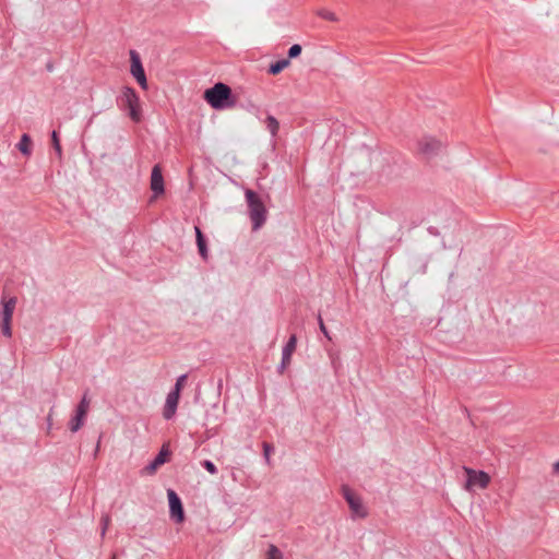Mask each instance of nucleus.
Here are the masks:
<instances>
[{
	"mask_svg": "<svg viewBox=\"0 0 559 559\" xmlns=\"http://www.w3.org/2000/svg\"><path fill=\"white\" fill-rule=\"evenodd\" d=\"M16 302V297H10L8 299L2 298L1 321H12Z\"/></svg>",
	"mask_w": 559,
	"mask_h": 559,
	"instance_id": "obj_11",
	"label": "nucleus"
},
{
	"mask_svg": "<svg viewBox=\"0 0 559 559\" xmlns=\"http://www.w3.org/2000/svg\"><path fill=\"white\" fill-rule=\"evenodd\" d=\"M109 522H110V519L108 515H104L102 518V536L105 535L106 531H107V527L109 525Z\"/></svg>",
	"mask_w": 559,
	"mask_h": 559,
	"instance_id": "obj_30",
	"label": "nucleus"
},
{
	"mask_svg": "<svg viewBox=\"0 0 559 559\" xmlns=\"http://www.w3.org/2000/svg\"><path fill=\"white\" fill-rule=\"evenodd\" d=\"M88 408H90V400L87 399L86 394H84L82 400L80 401L79 405L76 406L75 411L87 415Z\"/></svg>",
	"mask_w": 559,
	"mask_h": 559,
	"instance_id": "obj_20",
	"label": "nucleus"
},
{
	"mask_svg": "<svg viewBox=\"0 0 559 559\" xmlns=\"http://www.w3.org/2000/svg\"><path fill=\"white\" fill-rule=\"evenodd\" d=\"M265 126H266V129L272 134V136H276V134H277V132L280 130V123H278L277 119L274 116L269 115L265 118Z\"/></svg>",
	"mask_w": 559,
	"mask_h": 559,
	"instance_id": "obj_18",
	"label": "nucleus"
},
{
	"mask_svg": "<svg viewBox=\"0 0 559 559\" xmlns=\"http://www.w3.org/2000/svg\"><path fill=\"white\" fill-rule=\"evenodd\" d=\"M245 197L248 205L249 217L252 223V229L258 230L264 225L266 221V207L260 195L253 190L247 189L245 191Z\"/></svg>",
	"mask_w": 559,
	"mask_h": 559,
	"instance_id": "obj_2",
	"label": "nucleus"
},
{
	"mask_svg": "<svg viewBox=\"0 0 559 559\" xmlns=\"http://www.w3.org/2000/svg\"><path fill=\"white\" fill-rule=\"evenodd\" d=\"M464 472L467 475V481L465 485V489L471 490L472 487L477 486L481 489L488 487L490 483V477L486 472L475 471L471 467H464Z\"/></svg>",
	"mask_w": 559,
	"mask_h": 559,
	"instance_id": "obj_5",
	"label": "nucleus"
},
{
	"mask_svg": "<svg viewBox=\"0 0 559 559\" xmlns=\"http://www.w3.org/2000/svg\"><path fill=\"white\" fill-rule=\"evenodd\" d=\"M289 63H290L289 59L277 60L276 62L271 63V66L269 68V73L272 75H276L280 72H282L285 68H287L289 66Z\"/></svg>",
	"mask_w": 559,
	"mask_h": 559,
	"instance_id": "obj_17",
	"label": "nucleus"
},
{
	"mask_svg": "<svg viewBox=\"0 0 559 559\" xmlns=\"http://www.w3.org/2000/svg\"><path fill=\"white\" fill-rule=\"evenodd\" d=\"M187 379H188L187 374L179 376L176 380L173 391H177L178 393H181V390L183 389Z\"/></svg>",
	"mask_w": 559,
	"mask_h": 559,
	"instance_id": "obj_22",
	"label": "nucleus"
},
{
	"mask_svg": "<svg viewBox=\"0 0 559 559\" xmlns=\"http://www.w3.org/2000/svg\"><path fill=\"white\" fill-rule=\"evenodd\" d=\"M201 465L211 474L216 475L217 474V467L215 464L210 460H204L201 462Z\"/></svg>",
	"mask_w": 559,
	"mask_h": 559,
	"instance_id": "obj_23",
	"label": "nucleus"
},
{
	"mask_svg": "<svg viewBox=\"0 0 559 559\" xmlns=\"http://www.w3.org/2000/svg\"><path fill=\"white\" fill-rule=\"evenodd\" d=\"M296 346H297V336L295 334H292L289 336L287 343L283 347L282 355L292 357L294 352L296 350Z\"/></svg>",
	"mask_w": 559,
	"mask_h": 559,
	"instance_id": "obj_16",
	"label": "nucleus"
},
{
	"mask_svg": "<svg viewBox=\"0 0 559 559\" xmlns=\"http://www.w3.org/2000/svg\"><path fill=\"white\" fill-rule=\"evenodd\" d=\"M418 145L419 151L427 156L436 154L442 146L441 142L433 138H424Z\"/></svg>",
	"mask_w": 559,
	"mask_h": 559,
	"instance_id": "obj_10",
	"label": "nucleus"
},
{
	"mask_svg": "<svg viewBox=\"0 0 559 559\" xmlns=\"http://www.w3.org/2000/svg\"><path fill=\"white\" fill-rule=\"evenodd\" d=\"M111 559H115V556Z\"/></svg>",
	"mask_w": 559,
	"mask_h": 559,
	"instance_id": "obj_33",
	"label": "nucleus"
},
{
	"mask_svg": "<svg viewBox=\"0 0 559 559\" xmlns=\"http://www.w3.org/2000/svg\"><path fill=\"white\" fill-rule=\"evenodd\" d=\"M86 415L83 413H79L75 411L74 416L71 418L69 423V428L72 432H76L81 429V427L84 425Z\"/></svg>",
	"mask_w": 559,
	"mask_h": 559,
	"instance_id": "obj_15",
	"label": "nucleus"
},
{
	"mask_svg": "<svg viewBox=\"0 0 559 559\" xmlns=\"http://www.w3.org/2000/svg\"><path fill=\"white\" fill-rule=\"evenodd\" d=\"M318 322H319V328H320V331L324 334V336L328 338V340H331V336H330V332L328 331L324 322H323V319L321 317V314L318 316Z\"/></svg>",
	"mask_w": 559,
	"mask_h": 559,
	"instance_id": "obj_29",
	"label": "nucleus"
},
{
	"mask_svg": "<svg viewBox=\"0 0 559 559\" xmlns=\"http://www.w3.org/2000/svg\"><path fill=\"white\" fill-rule=\"evenodd\" d=\"M300 53H301V46L298 44H295L288 49V59L297 58Z\"/></svg>",
	"mask_w": 559,
	"mask_h": 559,
	"instance_id": "obj_26",
	"label": "nucleus"
},
{
	"mask_svg": "<svg viewBox=\"0 0 559 559\" xmlns=\"http://www.w3.org/2000/svg\"><path fill=\"white\" fill-rule=\"evenodd\" d=\"M117 102L120 108L129 110V116L133 121H140V98L132 87H123L121 95L119 96Z\"/></svg>",
	"mask_w": 559,
	"mask_h": 559,
	"instance_id": "obj_3",
	"label": "nucleus"
},
{
	"mask_svg": "<svg viewBox=\"0 0 559 559\" xmlns=\"http://www.w3.org/2000/svg\"><path fill=\"white\" fill-rule=\"evenodd\" d=\"M168 454V450L163 447L155 459L146 466L148 473H154L160 465H163L166 462Z\"/></svg>",
	"mask_w": 559,
	"mask_h": 559,
	"instance_id": "obj_12",
	"label": "nucleus"
},
{
	"mask_svg": "<svg viewBox=\"0 0 559 559\" xmlns=\"http://www.w3.org/2000/svg\"><path fill=\"white\" fill-rule=\"evenodd\" d=\"M51 142H52V146H53V150L56 151V153L59 156H61L62 148H61V144H60V140H59L57 131H52V133H51Z\"/></svg>",
	"mask_w": 559,
	"mask_h": 559,
	"instance_id": "obj_21",
	"label": "nucleus"
},
{
	"mask_svg": "<svg viewBox=\"0 0 559 559\" xmlns=\"http://www.w3.org/2000/svg\"><path fill=\"white\" fill-rule=\"evenodd\" d=\"M343 497L348 503L352 515L357 518H366L368 512L362 504L360 497H358L348 486L342 487Z\"/></svg>",
	"mask_w": 559,
	"mask_h": 559,
	"instance_id": "obj_4",
	"label": "nucleus"
},
{
	"mask_svg": "<svg viewBox=\"0 0 559 559\" xmlns=\"http://www.w3.org/2000/svg\"><path fill=\"white\" fill-rule=\"evenodd\" d=\"M131 56V74L135 78L138 83L143 90L147 88V81L145 76V72L141 62L139 55L135 51L130 52Z\"/></svg>",
	"mask_w": 559,
	"mask_h": 559,
	"instance_id": "obj_6",
	"label": "nucleus"
},
{
	"mask_svg": "<svg viewBox=\"0 0 559 559\" xmlns=\"http://www.w3.org/2000/svg\"><path fill=\"white\" fill-rule=\"evenodd\" d=\"M266 559H283L282 551L273 544L269 545Z\"/></svg>",
	"mask_w": 559,
	"mask_h": 559,
	"instance_id": "obj_19",
	"label": "nucleus"
},
{
	"mask_svg": "<svg viewBox=\"0 0 559 559\" xmlns=\"http://www.w3.org/2000/svg\"><path fill=\"white\" fill-rule=\"evenodd\" d=\"M274 451V448L272 444L267 442H263V455L267 464H270V455Z\"/></svg>",
	"mask_w": 559,
	"mask_h": 559,
	"instance_id": "obj_27",
	"label": "nucleus"
},
{
	"mask_svg": "<svg viewBox=\"0 0 559 559\" xmlns=\"http://www.w3.org/2000/svg\"><path fill=\"white\" fill-rule=\"evenodd\" d=\"M150 187L155 197L165 192L164 177L159 165H155L152 169Z\"/></svg>",
	"mask_w": 559,
	"mask_h": 559,
	"instance_id": "obj_7",
	"label": "nucleus"
},
{
	"mask_svg": "<svg viewBox=\"0 0 559 559\" xmlns=\"http://www.w3.org/2000/svg\"><path fill=\"white\" fill-rule=\"evenodd\" d=\"M204 99L212 108L217 110L231 108L236 104L231 88L221 82L204 92Z\"/></svg>",
	"mask_w": 559,
	"mask_h": 559,
	"instance_id": "obj_1",
	"label": "nucleus"
},
{
	"mask_svg": "<svg viewBox=\"0 0 559 559\" xmlns=\"http://www.w3.org/2000/svg\"><path fill=\"white\" fill-rule=\"evenodd\" d=\"M169 510L176 522L183 521V508L180 498L174 490H168Z\"/></svg>",
	"mask_w": 559,
	"mask_h": 559,
	"instance_id": "obj_9",
	"label": "nucleus"
},
{
	"mask_svg": "<svg viewBox=\"0 0 559 559\" xmlns=\"http://www.w3.org/2000/svg\"><path fill=\"white\" fill-rule=\"evenodd\" d=\"M194 230H195L197 246H198L199 253L204 260H206L207 259V247H206V240L204 238V235L198 226L194 227Z\"/></svg>",
	"mask_w": 559,
	"mask_h": 559,
	"instance_id": "obj_13",
	"label": "nucleus"
},
{
	"mask_svg": "<svg viewBox=\"0 0 559 559\" xmlns=\"http://www.w3.org/2000/svg\"><path fill=\"white\" fill-rule=\"evenodd\" d=\"M290 361H292V357L282 355V361L277 368L278 372L283 373L284 370L290 365Z\"/></svg>",
	"mask_w": 559,
	"mask_h": 559,
	"instance_id": "obj_28",
	"label": "nucleus"
},
{
	"mask_svg": "<svg viewBox=\"0 0 559 559\" xmlns=\"http://www.w3.org/2000/svg\"><path fill=\"white\" fill-rule=\"evenodd\" d=\"M98 449H99V442L96 445V452L98 451Z\"/></svg>",
	"mask_w": 559,
	"mask_h": 559,
	"instance_id": "obj_32",
	"label": "nucleus"
},
{
	"mask_svg": "<svg viewBox=\"0 0 559 559\" xmlns=\"http://www.w3.org/2000/svg\"><path fill=\"white\" fill-rule=\"evenodd\" d=\"M554 473L559 474V461L552 465Z\"/></svg>",
	"mask_w": 559,
	"mask_h": 559,
	"instance_id": "obj_31",
	"label": "nucleus"
},
{
	"mask_svg": "<svg viewBox=\"0 0 559 559\" xmlns=\"http://www.w3.org/2000/svg\"><path fill=\"white\" fill-rule=\"evenodd\" d=\"M318 14H319L322 19H324V20L332 21V22L337 21L336 15H335L333 12H331V11H329V10H325V9L320 10V11L318 12Z\"/></svg>",
	"mask_w": 559,
	"mask_h": 559,
	"instance_id": "obj_24",
	"label": "nucleus"
},
{
	"mask_svg": "<svg viewBox=\"0 0 559 559\" xmlns=\"http://www.w3.org/2000/svg\"><path fill=\"white\" fill-rule=\"evenodd\" d=\"M11 322L12 321H1L2 334L9 338L12 336Z\"/></svg>",
	"mask_w": 559,
	"mask_h": 559,
	"instance_id": "obj_25",
	"label": "nucleus"
},
{
	"mask_svg": "<svg viewBox=\"0 0 559 559\" xmlns=\"http://www.w3.org/2000/svg\"><path fill=\"white\" fill-rule=\"evenodd\" d=\"M32 140L27 133L22 134L20 142L17 143L19 151L26 156H29L32 153L31 150Z\"/></svg>",
	"mask_w": 559,
	"mask_h": 559,
	"instance_id": "obj_14",
	"label": "nucleus"
},
{
	"mask_svg": "<svg viewBox=\"0 0 559 559\" xmlns=\"http://www.w3.org/2000/svg\"><path fill=\"white\" fill-rule=\"evenodd\" d=\"M180 393L177 391H170L166 396V402L163 408V416L165 419H171L177 411Z\"/></svg>",
	"mask_w": 559,
	"mask_h": 559,
	"instance_id": "obj_8",
	"label": "nucleus"
}]
</instances>
